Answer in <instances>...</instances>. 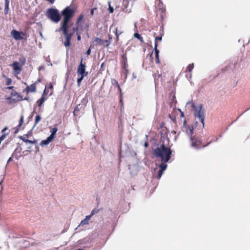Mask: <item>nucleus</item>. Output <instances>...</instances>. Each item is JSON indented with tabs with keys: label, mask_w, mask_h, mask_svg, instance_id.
<instances>
[{
	"label": "nucleus",
	"mask_w": 250,
	"mask_h": 250,
	"mask_svg": "<svg viewBox=\"0 0 250 250\" xmlns=\"http://www.w3.org/2000/svg\"><path fill=\"white\" fill-rule=\"evenodd\" d=\"M75 10L67 6L62 11V15L63 16V19L61 23V26L59 29V31H62L64 37V39L62 42L66 48L67 51H68L71 44V38L79 29L83 30L82 21L84 16L81 14L77 19L76 22V27H72L73 23H70L71 19L74 16Z\"/></svg>",
	"instance_id": "1"
},
{
	"label": "nucleus",
	"mask_w": 250,
	"mask_h": 250,
	"mask_svg": "<svg viewBox=\"0 0 250 250\" xmlns=\"http://www.w3.org/2000/svg\"><path fill=\"white\" fill-rule=\"evenodd\" d=\"M172 151L169 147L165 146L164 144H162L160 147H157L153 151L154 155L160 158L162 162L166 163L171 158Z\"/></svg>",
	"instance_id": "2"
},
{
	"label": "nucleus",
	"mask_w": 250,
	"mask_h": 250,
	"mask_svg": "<svg viewBox=\"0 0 250 250\" xmlns=\"http://www.w3.org/2000/svg\"><path fill=\"white\" fill-rule=\"evenodd\" d=\"M191 107L194 110V116L195 118L199 119L202 124V127H204L205 120V110L203 108V104H200L198 106H196L194 103L191 104Z\"/></svg>",
	"instance_id": "3"
},
{
	"label": "nucleus",
	"mask_w": 250,
	"mask_h": 250,
	"mask_svg": "<svg viewBox=\"0 0 250 250\" xmlns=\"http://www.w3.org/2000/svg\"><path fill=\"white\" fill-rule=\"evenodd\" d=\"M45 15L47 18L55 23H58L61 19L59 11L56 8H50L47 9Z\"/></svg>",
	"instance_id": "4"
},
{
	"label": "nucleus",
	"mask_w": 250,
	"mask_h": 250,
	"mask_svg": "<svg viewBox=\"0 0 250 250\" xmlns=\"http://www.w3.org/2000/svg\"><path fill=\"white\" fill-rule=\"evenodd\" d=\"M111 30H113V32L116 36L114 45H117L119 41L120 35L124 33L123 26L121 25H117L116 24L113 23L109 28V31H111Z\"/></svg>",
	"instance_id": "5"
},
{
	"label": "nucleus",
	"mask_w": 250,
	"mask_h": 250,
	"mask_svg": "<svg viewBox=\"0 0 250 250\" xmlns=\"http://www.w3.org/2000/svg\"><path fill=\"white\" fill-rule=\"evenodd\" d=\"M112 39V36L110 34L108 35V40H102L98 37H95L93 41V43H95L96 45L105 46L106 48H108L109 45L111 43Z\"/></svg>",
	"instance_id": "6"
},
{
	"label": "nucleus",
	"mask_w": 250,
	"mask_h": 250,
	"mask_svg": "<svg viewBox=\"0 0 250 250\" xmlns=\"http://www.w3.org/2000/svg\"><path fill=\"white\" fill-rule=\"evenodd\" d=\"M83 59L82 58L78 66L77 73L78 76H86L88 75V72L85 71L86 66L85 63H83Z\"/></svg>",
	"instance_id": "7"
},
{
	"label": "nucleus",
	"mask_w": 250,
	"mask_h": 250,
	"mask_svg": "<svg viewBox=\"0 0 250 250\" xmlns=\"http://www.w3.org/2000/svg\"><path fill=\"white\" fill-rule=\"evenodd\" d=\"M190 141L192 147L197 149L200 148V146L202 144V141L199 138L193 136L190 137Z\"/></svg>",
	"instance_id": "8"
},
{
	"label": "nucleus",
	"mask_w": 250,
	"mask_h": 250,
	"mask_svg": "<svg viewBox=\"0 0 250 250\" xmlns=\"http://www.w3.org/2000/svg\"><path fill=\"white\" fill-rule=\"evenodd\" d=\"M25 33L23 32H19L16 30H13L11 31V36L16 40H21L23 39V37L22 36H24Z\"/></svg>",
	"instance_id": "9"
},
{
	"label": "nucleus",
	"mask_w": 250,
	"mask_h": 250,
	"mask_svg": "<svg viewBox=\"0 0 250 250\" xmlns=\"http://www.w3.org/2000/svg\"><path fill=\"white\" fill-rule=\"evenodd\" d=\"M11 66L12 67L15 74H19L22 70V66L18 62H14Z\"/></svg>",
	"instance_id": "10"
},
{
	"label": "nucleus",
	"mask_w": 250,
	"mask_h": 250,
	"mask_svg": "<svg viewBox=\"0 0 250 250\" xmlns=\"http://www.w3.org/2000/svg\"><path fill=\"white\" fill-rule=\"evenodd\" d=\"M121 63L122 68H127L128 65L127 63V59L126 56L125 54H123L121 57Z\"/></svg>",
	"instance_id": "11"
},
{
	"label": "nucleus",
	"mask_w": 250,
	"mask_h": 250,
	"mask_svg": "<svg viewBox=\"0 0 250 250\" xmlns=\"http://www.w3.org/2000/svg\"><path fill=\"white\" fill-rule=\"evenodd\" d=\"M24 91H25L26 93H28L30 92H35L36 91V83H33L31 84L30 86H27L26 88L24 89Z\"/></svg>",
	"instance_id": "12"
},
{
	"label": "nucleus",
	"mask_w": 250,
	"mask_h": 250,
	"mask_svg": "<svg viewBox=\"0 0 250 250\" xmlns=\"http://www.w3.org/2000/svg\"><path fill=\"white\" fill-rule=\"evenodd\" d=\"M157 47H158V43L156 42L155 44V47H154V51H155V58H156L155 62H156V63H160V60H159V51L157 49Z\"/></svg>",
	"instance_id": "13"
},
{
	"label": "nucleus",
	"mask_w": 250,
	"mask_h": 250,
	"mask_svg": "<svg viewBox=\"0 0 250 250\" xmlns=\"http://www.w3.org/2000/svg\"><path fill=\"white\" fill-rule=\"evenodd\" d=\"M53 140V139L49 136L47 138V139L46 140L42 141L40 145H41V146H46V145H48Z\"/></svg>",
	"instance_id": "14"
},
{
	"label": "nucleus",
	"mask_w": 250,
	"mask_h": 250,
	"mask_svg": "<svg viewBox=\"0 0 250 250\" xmlns=\"http://www.w3.org/2000/svg\"><path fill=\"white\" fill-rule=\"evenodd\" d=\"M20 139L26 144L28 143V144L36 145L38 142L37 140H36L35 139H34L33 140H30L26 139L25 138L22 137L21 136L20 137Z\"/></svg>",
	"instance_id": "15"
},
{
	"label": "nucleus",
	"mask_w": 250,
	"mask_h": 250,
	"mask_svg": "<svg viewBox=\"0 0 250 250\" xmlns=\"http://www.w3.org/2000/svg\"><path fill=\"white\" fill-rule=\"evenodd\" d=\"M46 99H47V98H45L44 96L42 95L41 98L40 99H39L37 102V104L40 107H41L42 106V105L43 103L45 102V101L46 100Z\"/></svg>",
	"instance_id": "16"
},
{
	"label": "nucleus",
	"mask_w": 250,
	"mask_h": 250,
	"mask_svg": "<svg viewBox=\"0 0 250 250\" xmlns=\"http://www.w3.org/2000/svg\"><path fill=\"white\" fill-rule=\"evenodd\" d=\"M58 131V128L57 127V125H55V126L51 130V135L49 136L51 138L54 139L55 138L56 134Z\"/></svg>",
	"instance_id": "17"
},
{
	"label": "nucleus",
	"mask_w": 250,
	"mask_h": 250,
	"mask_svg": "<svg viewBox=\"0 0 250 250\" xmlns=\"http://www.w3.org/2000/svg\"><path fill=\"white\" fill-rule=\"evenodd\" d=\"M91 218L90 216H86L85 218L81 221L80 225H88L89 224V221Z\"/></svg>",
	"instance_id": "18"
},
{
	"label": "nucleus",
	"mask_w": 250,
	"mask_h": 250,
	"mask_svg": "<svg viewBox=\"0 0 250 250\" xmlns=\"http://www.w3.org/2000/svg\"><path fill=\"white\" fill-rule=\"evenodd\" d=\"M9 0H5V8H4V13L5 14H7L9 12Z\"/></svg>",
	"instance_id": "19"
},
{
	"label": "nucleus",
	"mask_w": 250,
	"mask_h": 250,
	"mask_svg": "<svg viewBox=\"0 0 250 250\" xmlns=\"http://www.w3.org/2000/svg\"><path fill=\"white\" fill-rule=\"evenodd\" d=\"M134 37L138 39L141 43H144L145 42L143 37L138 33H134Z\"/></svg>",
	"instance_id": "20"
},
{
	"label": "nucleus",
	"mask_w": 250,
	"mask_h": 250,
	"mask_svg": "<svg viewBox=\"0 0 250 250\" xmlns=\"http://www.w3.org/2000/svg\"><path fill=\"white\" fill-rule=\"evenodd\" d=\"M117 88H118V92L120 93V103L123 104V93L120 85H118V87Z\"/></svg>",
	"instance_id": "21"
},
{
	"label": "nucleus",
	"mask_w": 250,
	"mask_h": 250,
	"mask_svg": "<svg viewBox=\"0 0 250 250\" xmlns=\"http://www.w3.org/2000/svg\"><path fill=\"white\" fill-rule=\"evenodd\" d=\"M15 95L17 96V98H18L17 101H22V100H28L29 99L28 97H26L23 98L22 96H21L20 94H18L17 92L16 93Z\"/></svg>",
	"instance_id": "22"
},
{
	"label": "nucleus",
	"mask_w": 250,
	"mask_h": 250,
	"mask_svg": "<svg viewBox=\"0 0 250 250\" xmlns=\"http://www.w3.org/2000/svg\"><path fill=\"white\" fill-rule=\"evenodd\" d=\"M23 122H24V116H23V115H22L21 116V118H20V121H19V125L17 126V129H19L21 126V125H22Z\"/></svg>",
	"instance_id": "23"
},
{
	"label": "nucleus",
	"mask_w": 250,
	"mask_h": 250,
	"mask_svg": "<svg viewBox=\"0 0 250 250\" xmlns=\"http://www.w3.org/2000/svg\"><path fill=\"white\" fill-rule=\"evenodd\" d=\"M194 68V63H192L191 64H189L187 67V71H188L189 72H191L192 70V69Z\"/></svg>",
	"instance_id": "24"
},
{
	"label": "nucleus",
	"mask_w": 250,
	"mask_h": 250,
	"mask_svg": "<svg viewBox=\"0 0 250 250\" xmlns=\"http://www.w3.org/2000/svg\"><path fill=\"white\" fill-rule=\"evenodd\" d=\"M41 120V116L40 115H37L35 117L34 126L36 125Z\"/></svg>",
	"instance_id": "25"
},
{
	"label": "nucleus",
	"mask_w": 250,
	"mask_h": 250,
	"mask_svg": "<svg viewBox=\"0 0 250 250\" xmlns=\"http://www.w3.org/2000/svg\"><path fill=\"white\" fill-rule=\"evenodd\" d=\"M83 30H80V29H79L77 31H75V32H76V35L77 36V40L78 41H81V32L83 31Z\"/></svg>",
	"instance_id": "26"
},
{
	"label": "nucleus",
	"mask_w": 250,
	"mask_h": 250,
	"mask_svg": "<svg viewBox=\"0 0 250 250\" xmlns=\"http://www.w3.org/2000/svg\"><path fill=\"white\" fill-rule=\"evenodd\" d=\"M159 167L161 168V170L164 171L167 167V165L165 163H163L162 164L160 165Z\"/></svg>",
	"instance_id": "27"
},
{
	"label": "nucleus",
	"mask_w": 250,
	"mask_h": 250,
	"mask_svg": "<svg viewBox=\"0 0 250 250\" xmlns=\"http://www.w3.org/2000/svg\"><path fill=\"white\" fill-rule=\"evenodd\" d=\"M19 61L21 63V65H23L25 63L26 59L25 57H22L19 58Z\"/></svg>",
	"instance_id": "28"
},
{
	"label": "nucleus",
	"mask_w": 250,
	"mask_h": 250,
	"mask_svg": "<svg viewBox=\"0 0 250 250\" xmlns=\"http://www.w3.org/2000/svg\"><path fill=\"white\" fill-rule=\"evenodd\" d=\"M4 77L6 78V85H10V84L12 83V80H11V79L9 78H7V77H6L5 76H4Z\"/></svg>",
	"instance_id": "29"
},
{
	"label": "nucleus",
	"mask_w": 250,
	"mask_h": 250,
	"mask_svg": "<svg viewBox=\"0 0 250 250\" xmlns=\"http://www.w3.org/2000/svg\"><path fill=\"white\" fill-rule=\"evenodd\" d=\"M99 209H97L96 208L95 209H93L92 211L91 212V213L90 214L88 215L89 216H90L91 217H92V216L94 215L95 214L98 213L99 212Z\"/></svg>",
	"instance_id": "30"
},
{
	"label": "nucleus",
	"mask_w": 250,
	"mask_h": 250,
	"mask_svg": "<svg viewBox=\"0 0 250 250\" xmlns=\"http://www.w3.org/2000/svg\"><path fill=\"white\" fill-rule=\"evenodd\" d=\"M84 76H80V77L77 80V83H78V86H80V84L81 83V82L82 81V80H83V78H84Z\"/></svg>",
	"instance_id": "31"
},
{
	"label": "nucleus",
	"mask_w": 250,
	"mask_h": 250,
	"mask_svg": "<svg viewBox=\"0 0 250 250\" xmlns=\"http://www.w3.org/2000/svg\"><path fill=\"white\" fill-rule=\"evenodd\" d=\"M163 172H164V171H163V170H161V169H160V170L158 171V174H157V178L158 179H160V178H161V177L162 175H163Z\"/></svg>",
	"instance_id": "32"
},
{
	"label": "nucleus",
	"mask_w": 250,
	"mask_h": 250,
	"mask_svg": "<svg viewBox=\"0 0 250 250\" xmlns=\"http://www.w3.org/2000/svg\"><path fill=\"white\" fill-rule=\"evenodd\" d=\"M7 129H8V127H7V126H6V127H4V128L2 130L1 132H2V134L1 136L0 137V138H1L2 137V136H3V135H4V138H3L1 140V141L3 139H4L5 138V136H6V135H5V134H4V133L5 131L6 130H7Z\"/></svg>",
	"instance_id": "33"
},
{
	"label": "nucleus",
	"mask_w": 250,
	"mask_h": 250,
	"mask_svg": "<svg viewBox=\"0 0 250 250\" xmlns=\"http://www.w3.org/2000/svg\"><path fill=\"white\" fill-rule=\"evenodd\" d=\"M124 69V74L125 75V77L126 78L129 74V70L127 68H123Z\"/></svg>",
	"instance_id": "34"
},
{
	"label": "nucleus",
	"mask_w": 250,
	"mask_h": 250,
	"mask_svg": "<svg viewBox=\"0 0 250 250\" xmlns=\"http://www.w3.org/2000/svg\"><path fill=\"white\" fill-rule=\"evenodd\" d=\"M112 83L114 86H115L116 87H118V85H119L118 82L115 80H113L112 81Z\"/></svg>",
	"instance_id": "35"
},
{
	"label": "nucleus",
	"mask_w": 250,
	"mask_h": 250,
	"mask_svg": "<svg viewBox=\"0 0 250 250\" xmlns=\"http://www.w3.org/2000/svg\"><path fill=\"white\" fill-rule=\"evenodd\" d=\"M108 4H109V8H108L109 12V13H112L114 11V8L110 5V2H109Z\"/></svg>",
	"instance_id": "36"
},
{
	"label": "nucleus",
	"mask_w": 250,
	"mask_h": 250,
	"mask_svg": "<svg viewBox=\"0 0 250 250\" xmlns=\"http://www.w3.org/2000/svg\"><path fill=\"white\" fill-rule=\"evenodd\" d=\"M155 43L156 42L158 43V41H162V37H159V36L155 38Z\"/></svg>",
	"instance_id": "37"
},
{
	"label": "nucleus",
	"mask_w": 250,
	"mask_h": 250,
	"mask_svg": "<svg viewBox=\"0 0 250 250\" xmlns=\"http://www.w3.org/2000/svg\"><path fill=\"white\" fill-rule=\"evenodd\" d=\"M89 23H87L85 24L84 25V28L87 31H88V28H89Z\"/></svg>",
	"instance_id": "38"
},
{
	"label": "nucleus",
	"mask_w": 250,
	"mask_h": 250,
	"mask_svg": "<svg viewBox=\"0 0 250 250\" xmlns=\"http://www.w3.org/2000/svg\"><path fill=\"white\" fill-rule=\"evenodd\" d=\"M95 10H97V8H92L90 11V15L91 16L94 15V11Z\"/></svg>",
	"instance_id": "39"
},
{
	"label": "nucleus",
	"mask_w": 250,
	"mask_h": 250,
	"mask_svg": "<svg viewBox=\"0 0 250 250\" xmlns=\"http://www.w3.org/2000/svg\"><path fill=\"white\" fill-rule=\"evenodd\" d=\"M90 53H91V49H90V47H89L88 48V49L86 51V54L87 55H90Z\"/></svg>",
	"instance_id": "40"
},
{
	"label": "nucleus",
	"mask_w": 250,
	"mask_h": 250,
	"mask_svg": "<svg viewBox=\"0 0 250 250\" xmlns=\"http://www.w3.org/2000/svg\"><path fill=\"white\" fill-rule=\"evenodd\" d=\"M48 91H47V90H46V88H45L44 89V91H43V93H42V95H43V96H45V94H47V93H48Z\"/></svg>",
	"instance_id": "41"
},
{
	"label": "nucleus",
	"mask_w": 250,
	"mask_h": 250,
	"mask_svg": "<svg viewBox=\"0 0 250 250\" xmlns=\"http://www.w3.org/2000/svg\"><path fill=\"white\" fill-rule=\"evenodd\" d=\"M148 143L147 141H146L144 146L145 147H147L148 146Z\"/></svg>",
	"instance_id": "42"
},
{
	"label": "nucleus",
	"mask_w": 250,
	"mask_h": 250,
	"mask_svg": "<svg viewBox=\"0 0 250 250\" xmlns=\"http://www.w3.org/2000/svg\"><path fill=\"white\" fill-rule=\"evenodd\" d=\"M49 88L50 89H53V86L52 83H49Z\"/></svg>",
	"instance_id": "43"
},
{
	"label": "nucleus",
	"mask_w": 250,
	"mask_h": 250,
	"mask_svg": "<svg viewBox=\"0 0 250 250\" xmlns=\"http://www.w3.org/2000/svg\"><path fill=\"white\" fill-rule=\"evenodd\" d=\"M41 79H38L36 82H35L34 83H36V85H37L38 83H39L40 82H41Z\"/></svg>",
	"instance_id": "44"
},
{
	"label": "nucleus",
	"mask_w": 250,
	"mask_h": 250,
	"mask_svg": "<svg viewBox=\"0 0 250 250\" xmlns=\"http://www.w3.org/2000/svg\"><path fill=\"white\" fill-rule=\"evenodd\" d=\"M181 112V116L182 117H184V112H183L180 109L179 110Z\"/></svg>",
	"instance_id": "45"
},
{
	"label": "nucleus",
	"mask_w": 250,
	"mask_h": 250,
	"mask_svg": "<svg viewBox=\"0 0 250 250\" xmlns=\"http://www.w3.org/2000/svg\"><path fill=\"white\" fill-rule=\"evenodd\" d=\"M210 143H211V141H210V142H209L208 143V144H207V145H203V146H202V147H206V146H207Z\"/></svg>",
	"instance_id": "46"
},
{
	"label": "nucleus",
	"mask_w": 250,
	"mask_h": 250,
	"mask_svg": "<svg viewBox=\"0 0 250 250\" xmlns=\"http://www.w3.org/2000/svg\"><path fill=\"white\" fill-rule=\"evenodd\" d=\"M12 160V157H11L9 158V159L8 160V161H7V163H9L10 161H11Z\"/></svg>",
	"instance_id": "47"
},
{
	"label": "nucleus",
	"mask_w": 250,
	"mask_h": 250,
	"mask_svg": "<svg viewBox=\"0 0 250 250\" xmlns=\"http://www.w3.org/2000/svg\"><path fill=\"white\" fill-rule=\"evenodd\" d=\"M13 88V86H8L7 88L8 89H12Z\"/></svg>",
	"instance_id": "48"
},
{
	"label": "nucleus",
	"mask_w": 250,
	"mask_h": 250,
	"mask_svg": "<svg viewBox=\"0 0 250 250\" xmlns=\"http://www.w3.org/2000/svg\"><path fill=\"white\" fill-rule=\"evenodd\" d=\"M192 131H193V129H190V132L191 133H192Z\"/></svg>",
	"instance_id": "49"
},
{
	"label": "nucleus",
	"mask_w": 250,
	"mask_h": 250,
	"mask_svg": "<svg viewBox=\"0 0 250 250\" xmlns=\"http://www.w3.org/2000/svg\"><path fill=\"white\" fill-rule=\"evenodd\" d=\"M160 3H162L161 0H158Z\"/></svg>",
	"instance_id": "50"
},
{
	"label": "nucleus",
	"mask_w": 250,
	"mask_h": 250,
	"mask_svg": "<svg viewBox=\"0 0 250 250\" xmlns=\"http://www.w3.org/2000/svg\"><path fill=\"white\" fill-rule=\"evenodd\" d=\"M250 109V107L249 108L247 109L245 111L249 110Z\"/></svg>",
	"instance_id": "51"
},
{
	"label": "nucleus",
	"mask_w": 250,
	"mask_h": 250,
	"mask_svg": "<svg viewBox=\"0 0 250 250\" xmlns=\"http://www.w3.org/2000/svg\"><path fill=\"white\" fill-rule=\"evenodd\" d=\"M152 54H150V58L152 57Z\"/></svg>",
	"instance_id": "52"
},
{
	"label": "nucleus",
	"mask_w": 250,
	"mask_h": 250,
	"mask_svg": "<svg viewBox=\"0 0 250 250\" xmlns=\"http://www.w3.org/2000/svg\"><path fill=\"white\" fill-rule=\"evenodd\" d=\"M52 94V92H51L49 95H51Z\"/></svg>",
	"instance_id": "53"
}]
</instances>
